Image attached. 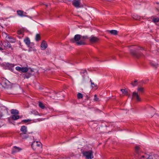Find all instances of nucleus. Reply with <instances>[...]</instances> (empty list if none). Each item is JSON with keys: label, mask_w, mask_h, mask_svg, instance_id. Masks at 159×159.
<instances>
[{"label": "nucleus", "mask_w": 159, "mask_h": 159, "mask_svg": "<svg viewBox=\"0 0 159 159\" xmlns=\"http://www.w3.org/2000/svg\"><path fill=\"white\" fill-rule=\"evenodd\" d=\"M132 98L135 99L137 101H140L141 100L138 93L134 92L132 93Z\"/></svg>", "instance_id": "nucleus-6"}, {"label": "nucleus", "mask_w": 159, "mask_h": 159, "mask_svg": "<svg viewBox=\"0 0 159 159\" xmlns=\"http://www.w3.org/2000/svg\"><path fill=\"white\" fill-rule=\"evenodd\" d=\"M151 110L153 113H154L155 112V109H154L152 107Z\"/></svg>", "instance_id": "nucleus-38"}, {"label": "nucleus", "mask_w": 159, "mask_h": 159, "mask_svg": "<svg viewBox=\"0 0 159 159\" xmlns=\"http://www.w3.org/2000/svg\"><path fill=\"white\" fill-rule=\"evenodd\" d=\"M83 97V94L80 93H79L77 94V98L78 99L81 98Z\"/></svg>", "instance_id": "nucleus-24"}, {"label": "nucleus", "mask_w": 159, "mask_h": 159, "mask_svg": "<svg viewBox=\"0 0 159 159\" xmlns=\"http://www.w3.org/2000/svg\"><path fill=\"white\" fill-rule=\"evenodd\" d=\"M46 6L47 7V5H46Z\"/></svg>", "instance_id": "nucleus-47"}, {"label": "nucleus", "mask_w": 159, "mask_h": 159, "mask_svg": "<svg viewBox=\"0 0 159 159\" xmlns=\"http://www.w3.org/2000/svg\"><path fill=\"white\" fill-rule=\"evenodd\" d=\"M134 50L132 49L130 50V52L131 54L134 57L137 58H138L139 57V54L137 53L135 50H137L138 49L136 48H134Z\"/></svg>", "instance_id": "nucleus-7"}, {"label": "nucleus", "mask_w": 159, "mask_h": 159, "mask_svg": "<svg viewBox=\"0 0 159 159\" xmlns=\"http://www.w3.org/2000/svg\"><path fill=\"white\" fill-rule=\"evenodd\" d=\"M137 80H134V83H136V82H137Z\"/></svg>", "instance_id": "nucleus-44"}, {"label": "nucleus", "mask_w": 159, "mask_h": 159, "mask_svg": "<svg viewBox=\"0 0 159 159\" xmlns=\"http://www.w3.org/2000/svg\"><path fill=\"white\" fill-rule=\"evenodd\" d=\"M24 42L28 47L29 46L30 42V40L28 38H27L25 39H24Z\"/></svg>", "instance_id": "nucleus-15"}, {"label": "nucleus", "mask_w": 159, "mask_h": 159, "mask_svg": "<svg viewBox=\"0 0 159 159\" xmlns=\"http://www.w3.org/2000/svg\"><path fill=\"white\" fill-rule=\"evenodd\" d=\"M40 39V36L39 34H36L35 37V40L36 41H38Z\"/></svg>", "instance_id": "nucleus-21"}, {"label": "nucleus", "mask_w": 159, "mask_h": 159, "mask_svg": "<svg viewBox=\"0 0 159 159\" xmlns=\"http://www.w3.org/2000/svg\"><path fill=\"white\" fill-rule=\"evenodd\" d=\"M10 44L9 43H7V46H8L9 47H10Z\"/></svg>", "instance_id": "nucleus-39"}, {"label": "nucleus", "mask_w": 159, "mask_h": 159, "mask_svg": "<svg viewBox=\"0 0 159 159\" xmlns=\"http://www.w3.org/2000/svg\"><path fill=\"white\" fill-rule=\"evenodd\" d=\"M90 81L91 82V86L93 88L97 87V85L96 84H95L94 83L92 82L91 80H90Z\"/></svg>", "instance_id": "nucleus-28"}, {"label": "nucleus", "mask_w": 159, "mask_h": 159, "mask_svg": "<svg viewBox=\"0 0 159 159\" xmlns=\"http://www.w3.org/2000/svg\"><path fill=\"white\" fill-rule=\"evenodd\" d=\"M11 113L13 115H17L19 114V111L17 110L12 109L11 111Z\"/></svg>", "instance_id": "nucleus-16"}, {"label": "nucleus", "mask_w": 159, "mask_h": 159, "mask_svg": "<svg viewBox=\"0 0 159 159\" xmlns=\"http://www.w3.org/2000/svg\"><path fill=\"white\" fill-rule=\"evenodd\" d=\"M47 43L44 41H43L41 45V49L43 50H45L47 48Z\"/></svg>", "instance_id": "nucleus-10"}, {"label": "nucleus", "mask_w": 159, "mask_h": 159, "mask_svg": "<svg viewBox=\"0 0 159 159\" xmlns=\"http://www.w3.org/2000/svg\"><path fill=\"white\" fill-rule=\"evenodd\" d=\"M2 115L1 114H0V119H1V118L2 116Z\"/></svg>", "instance_id": "nucleus-40"}, {"label": "nucleus", "mask_w": 159, "mask_h": 159, "mask_svg": "<svg viewBox=\"0 0 159 159\" xmlns=\"http://www.w3.org/2000/svg\"><path fill=\"white\" fill-rule=\"evenodd\" d=\"M134 16L133 17V18L135 19H136V20H139L140 19V17L139 16H137V17H136V16Z\"/></svg>", "instance_id": "nucleus-35"}, {"label": "nucleus", "mask_w": 159, "mask_h": 159, "mask_svg": "<svg viewBox=\"0 0 159 159\" xmlns=\"http://www.w3.org/2000/svg\"><path fill=\"white\" fill-rule=\"evenodd\" d=\"M140 159H146L145 157L144 156H142L140 158Z\"/></svg>", "instance_id": "nucleus-37"}, {"label": "nucleus", "mask_w": 159, "mask_h": 159, "mask_svg": "<svg viewBox=\"0 0 159 159\" xmlns=\"http://www.w3.org/2000/svg\"><path fill=\"white\" fill-rule=\"evenodd\" d=\"M31 121V120L30 119H27V120H23L22 121L24 122L25 123H26L28 122H29Z\"/></svg>", "instance_id": "nucleus-30"}, {"label": "nucleus", "mask_w": 159, "mask_h": 159, "mask_svg": "<svg viewBox=\"0 0 159 159\" xmlns=\"http://www.w3.org/2000/svg\"><path fill=\"white\" fill-rule=\"evenodd\" d=\"M133 47L134 46H130V48L131 49V48H133Z\"/></svg>", "instance_id": "nucleus-43"}, {"label": "nucleus", "mask_w": 159, "mask_h": 159, "mask_svg": "<svg viewBox=\"0 0 159 159\" xmlns=\"http://www.w3.org/2000/svg\"><path fill=\"white\" fill-rule=\"evenodd\" d=\"M99 98L97 97V96L96 94H95L94 95V101H98Z\"/></svg>", "instance_id": "nucleus-29"}, {"label": "nucleus", "mask_w": 159, "mask_h": 159, "mask_svg": "<svg viewBox=\"0 0 159 159\" xmlns=\"http://www.w3.org/2000/svg\"><path fill=\"white\" fill-rule=\"evenodd\" d=\"M3 50L2 48L0 47V50L2 51Z\"/></svg>", "instance_id": "nucleus-42"}, {"label": "nucleus", "mask_w": 159, "mask_h": 159, "mask_svg": "<svg viewBox=\"0 0 159 159\" xmlns=\"http://www.w3.org/2000/svg\"><path fill=\"white\" fill-rule=\"evenodd\" d=\"M82 36L80 34L75 35L74 38L72 39L70 41L72 43H75L76 44L78 45H84L85 43L81 40Z\"/></svg>", "instance_id": "nucleus-1"}, {"label": "nucleus", "mask_w": 159, "mask_h": 159, "mask_svg": "<svg viewBox=\"0 0 159 159\" xmlns=\"http://www.w3.org/2000/svg\"><path fill=\"white\" fill-rule=\"evenodd\" d=\"M26 77L27 78H29V76H26Z\"/></svg>", "instance_id": "nucleus-46"}, {"label": "nucleus", "mask_w": 159, "mask_h": 159, "mask_svg": "<svg viewBox=\"0 0 159 159\" xmlns=\"http://www.w3.org/2000/svg\"><path fill=\"white\" fill-rule=\"evenodd\" d=\"M21 67L19 66H17L16 67V69L18 71H21Z\"/></svg>", "instance_id": "nucleus-32"}, {"label": "nucleus", "mask_w": 159, "mask_h": 159, "mask_svg": "<svg viewBox=\"0 0 159 159\" xmlns=\"http://www.w3.org/2000/svg\"><path fill=\"white\" fill-rule=\"evenodd\" d=\"M39 106L41 108L43 109L45 108V106L41 102H39Z\"/></svg>", "instance_id": "nucleus-22"}, {"label": "nucleus", "mask_w": 159, "mask_h": 159, "mask_svg": "<svg viewBox=\"0 0 159 159\" xmlns=\"http://www.w3.org/2000/svg\"><path fill=\"white\" fill-rule=\"evenodd\" d=\"M20 130L24 134H26L27 132V127L25 126H22L20 128Z\"/></svg>", "instance_id": "nucleus-11"}, {"label": "nucleus", "mask_w": 159, "mask_h": 159, "mask_svg": "<svg viewBox=\"0 0 159 159\" xmlns=\"http://www.w3.org/2000/svg\"><path fill=\"white\" fill-rule=\"evenodd\" d=\"M137 90L139 93H143L144 92V88L142 87H139L137 88Z\"/></svg>", "instance_id": "nucleus-13"}, {"label": "nucleus", "mask_w": 159, "mask_h": 159, "mask_svg": "<svg viewBox=\"0 0 159 159\" xmlns=\"http://www.w3.org/2000/svg\"><path fill=\"white\" fill-rule=\"evenodd\" d=\"M140 148L139 147V146H136L135 147V150L136 153H139V150Z\"/></svg>", "instance_id": "nucleus-27"}, {"label": "nucleus", "mask_w": 159, "mask_h": 159, "mask_svg": "<svg viewBox=\"0 0 159 159\" xmlns=\"http://www.w3.org/2000/svg\"><path fill=\"white\" fill-rule=\"evenodd\" d=\"M14 66L13 64L7 63L6 64V69H10L11 68L13 67Z\"/></svg>", "instance_id": "nucleus-12"}, {"label": "nucleus", "mask_w": 159, "mask_h": 159, "mask_svg": "<svg viewBox=\"0 0 159 159\" xmlns=\"http://www.w3.org/2000/svg\"><path fill=\"white\" fill-rule=\"evenodd\" d=\"M32 147L34 150L38 149L42 147L41 143L38 141H34L32 143Z\"/></svg>", "instance_id": "nucleus-4"}, {"label": "nucleus", "mask_w": 159, "mask_h": 159, "mask_svg": "<svg viewBox=\"0 0 159 159\" xmlns=\"http://www.w3.org/2000/svg\"><path fill=\"white\" fill-rule=\"evenodd\" d=\"M0 83L3 87L8 88L10 86V82L4 78L0 79Z\"/></svg>", "instance_id": "nucleus-2"}, {"label": "nucleus", "mask_w": 159, "mask_h": 159, "mask_svg": "<svg viewBox=\"0 0 159 159\" xmlns=\"http://www.w3.org/2000/svg\"><path fill=\"white\" fill-rule=\"evenodd\" d=\"M87 36H82V37L81 38V40H82L83 41L84 39H87Z\"/></svg>", "instance_id": "nucleus-34"}, {"label": "nucleus", "mask_w": 159, "mask_h": 159, "mask_svg": "<svg viewBox=\"0 0 159 159\" xmlns=\"http://www.w3.org/2000/svg\"><path fill=\"white\" fill-rule=\"evenodd\" d=\"M110 32L111 34L113 35H116L118 33L117 31L115 30H110Z\"/></svg>", "instance_id": "nucleus-18"}, {"label": "nucleus", "mask_w": 159, "mask_h": 159, "mask_svg": "<svg viewBox=\"0 0 159 159\" xmlns=\"http://www.w3.org/2000/svg\"><path fill=\"white\" fill-rule=\"evenodd\" d=\"M81 73H82L84 74L85 73L87 74V71L86 70H83L81 71L80 72Z\"/></svg>", "instance_id": "nucleus-36"}, {"label": "nucleus", "mask_w": 159, "mask_h": 159, "mask_svg": "<svg viewBox=\"0 0 159 159\" xmlns=\"http://www.w3.org/2000/svg\"><path fill=\"white\" fill-rule=\"evenodd\" d=\"M152 21L154 22H158L159 21V18H153Z\"/></svg>", "instance_id": "nucleus-25"}, {"label": "nucleus", "mask_w": 159, "mask_h": 159, "mask_svg": "<svg viewBox=\"0 0 159 159\" xmlns=\"http://www.w3.org/2000/svg\"><path fill=\"white\" fill-rule=\"evenodd\" d=\"M99 41V38L96 37L92 36L89 38L90 42L93 43H98Z\"/></svg>", "instance_id": "nucleus-5"}, {"label": "nucleus", "mask_w": 159, "mask_h": 159, "mask_svg": "<svg viewBox=\"0 0 159 159\" xmlns=\"http://www.w3.org/2000/svg\"><path fill=\"white\" fill-rule=\"evenodd\" d=\"M131 84L133 85V86H135V85H135V84H133V83H131Z\"/></svg>", "instance_id": "nucleus-41"}, {"label": "nucleus", "mask_w": 159, "mask_h": 159, "mask_svg": "<svg viewBox=\"0 0 159 159\" xmlns=\"http://www.w3.org/2000/svg\"><path fill=\"white\" fill-rule=\"evenodd\" d=\"M17 15L21 17L27 16L26 12H24V11L20 10H18L17 11Z\"/></svg>", "instance_id": "nucleus-8"}, {"label": "nucleus", "mask_w": 159, "mask_h": 159, "mask_svg": "<svg viewBox=\"0 0 159 159\" xmlns=\"http://www.w3.org/2000/svg\"><path fill=\"white\" fill-rule=\"evenodd\" d=\"M11 118L13 120H16L19 119L20 118V117L18 115H13Z\"/></svg>", "instance_id": "nucleus-17"}, {"label": "nucleus", "mask_w": 159, "mask_h": 159, "mask_svg": "<svg viewBox=\"0 0 159 159\" xmlns=\"http://www.w3.org/2000/svg\"><path fill=\"white\" fill-rule=\"evenodd\" d=\"M82 153L83 156L85 157L86 159H91L93 157V152L91 151H84Z\"/></svg>", "instance_id": "nucleus-3"}, {"label": "nucleus", "mask_w": 159, "mask_h": 159, "mask_svg": "<svg viewBox=\"0 0 159 159\" xmlns=\"http://www.w3.org/2000/svg\"><path fill=\"white\" fill-rule=\"evenodd\" d=\"M8 41L11 43H15L16 42V39L11 36H8L7 39Z\"/></svg>", "instance_id": "nucleus-14"}, {"label": "nucleus", "mask_w": 159, "mask_h": 159, "mask_svg": "<svg viewBox=\"0 0 159 159\" xmlns=\"http://www.w3.org/2000/svg\"><path fill=\"white\" fill-rule=\"evenodd\" d=\"M13 149L15 150H14V151H13V152H16L19 151V148H18L17 147H16V146L14 147Z\"/></svg>", "instance_id": "nucleus-26"}, {"label": "nucleus", "mask_w": 159, "mask_h": 159, "mask_svg": "<svg viewBox=\"0 0 159 159\" xmlns=\"http://www.w3.org/2000/svg\"><path fill=\"white\" fill-rule=\"evenodd\" d=\"M80 2V0H73L72 2V3L73 6L77 8L79 7Z\"/></svg>", "instance_id": "nucleus-9"}, {"label": "nucleus", "mask_w": 159, "mask_h": 159, "mask_svg": "<svg viewBox=\"0 0 159 159\" xmlns=\"http://www.w3.org/2000/svg\"><path fill=\"white\" fill-rule=\"evenodd\" d=\"M120 90L122 92L124 95H128L127 91L125 89H121Z\"/></svg>", "instance_id": "nucleus-20"}, {"label": "nucleus", "mask_w": 159, "mask_h": 159, "mask_svg": "<svg viewBox=\"0 0 159 159\" xmlns=\"http://www.w3.org/2000/svg\"><path fill=\"white\" fill-rule=\"evenodd\" d=\"M146 159H155V158L153 156L150 155Z\"/></svg>", "instance_id": "nucleus-31"}, {"label": "nucleus", "mask_w": 159, "mask_h": 159, "mask_svg": "<svg viewBox=\"0 0 159 159\" xmlns=\"http://www.w3.org/2000/svg\"><path fill=\"white\" fill-rule=\"evenodd\" d=\"M157 3L158 4V5H159V3Z\"/></svg>", "instance_id": "nucleus-45"}, {"label": "nucleus", "mask_w": 159, "mask_h": 159, "mask_svg": "<svg viewBox=\"0 0 159 159\" xmlns=\"http://www.w3.org/2000/svg\"><path fill=\"white\" fill-rule=\"evenodd\" d=\"M31 114H33L35 115H39V113L35 110H33L31 112Z\"/></svg>", "instance_id": "nucleus-23"}, {"label": "nucleus", "mask_w": 159, "mask_h": 159, "mask_svg": "<svg viewBox=\"0 0 159 159\" xmlns=\"http://www.w3.org/2000/svg\"><path fill=\"white\" fill-rule=\"evenodd\" d=\"M23 32L21 30H18L17 31V33L19 34H22Z\"/></svg>", "instance_id": "nucleus-33"}, {"label": "nucleus", "mask_w": 159, "mask_h": 159, "mask_svg": "<svg viewBox=\"0 0 159 159\" xmlns=\"http://www.w3.org/2000/svg\"><path fill=\"white\" fill-rule=\"evenodd\" d=\"M28 69L26 67H21V71L22 72H26L28 71Z\"/></svg>", "instance_id": "nucleus-19"}]
</instances>
